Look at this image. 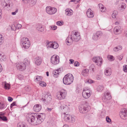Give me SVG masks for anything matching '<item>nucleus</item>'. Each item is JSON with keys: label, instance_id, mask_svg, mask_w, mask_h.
I'll return each mask as SVG.
<instances>
[{"label": "nucleus", "instance_id": "nucleus-3", "mask_svg": "<svg viewBox=\"0 0 127 127\" xmlns=\"http://www.w3.org/2000/svg\"><path fill=\"white\" fill-rule=\"evenodd\" d=\"M74 80L73 77L71 74H67L63 79V82L66 85H70L73 82Z\"/></svg>", "mask_w": 127, "mask_h": 127}, {"label": "nucleus", "instance_id": "nucleus-35", "mask_svg": "<svg viewBox=\"0 0 127 127\" xmlns=\"http://www.w3.org/2000/svg\"><path fill=\"white\" fill-rule=\"evenodd\" d=\"M53 42H50L48 43L47 44V46L48 48H53Z\"/></svg>", "mask_w": 127, "mask_h": 127}, {"label": "nucleus", "instance_id": "nucleus-19", "mask_svg": "<svg viewBox=\"0 0 127 127\" xmlns=\"http://www.w3.org/2000/svg\"><path fill=\"white\" fill-rule=\"evenodd\" d=\"M34 62L35 64L37 65H40L42 62V59L41 57H37L34 59Z\"/></svg>", "mask_w": 127, "mask_h": 127}, {"label": "nucleus", "instance_id": "nucleus-64", "mask_svg": "<svg viewBox=\"0 0 127 127\" xmlns=\"http://www.w3.org/2000/svg\"><path fill=\"white\" fill-rule=\"evenodd\" d=\"M52 108H47L46 109V110L50 112V111L52 110Z\"/></svg>", "mask_w": 127, "mask_h": 127}, {"label": "nucleus", "instance_id": "nucleus-32", "mask_svg": "<svg viewBox=\"0 0 127 127\" xmlns=\"http://www.w3.org/2000/svg\"><path fill=\"white\" fill-rule=\"evenodd\" d=\"M36 29L38 31L41 32L44 31V28L41 25L38 26L37 27Z\"/></svg>", "mask_w": 127, "mask_h": 127}, {"label": "nucleus", "instance_id": "nucleus-15", "mask_svg": "<svg viewBox=\"0 0 127 127\" xmlns=\"http://www.w3.org/2000/svg\"><path fill=\"white\" fill-rule=\"evenodd\" d=\"M16 67L18 70L23 71L26 69V65L23 63L18 64L16 65Z\"/></svg>", "mask_w": 127, "mask_h": 127}, {"label": "nucleus", "instance_id": "nucleus-41", "mask_svg": "<svg viewBox=\"0 0 127 127\" xmlns=\"http://www.w3.org/2000/svg\"><path fill=\"white\" fill-rule=\"evenodd\" d=\"M3 39L4 38L3 36L0 34V45L2 44Z\"/></svg>", "mask_w": 127, "mask_h": 127}, {"label": "nucleus", "instance_id": "nucleus-50", "mask_svg": "<svg viewBox=\"0 0 127 127\" xmlns=\"http://www.w3.org/2000/svg\"><path fill=\"white\" fill-rule=\"evenodd\" d=\"M106 121L107 123H110L111 121V120L110 119L108 116H107L106 117Z\"/></svg>", "mask_w": 127, "mask_h": 127}, {"label": "nucleus", "instance_id": "nucleus-12", "mask_svg": "<svg viewBox=\"0 0 127 127\" xmlns=\"http://www.w3.org/2000/svg\"><path fill=\"white\" fill-rule=\"evenodd\" d=\"M93 61L97 63L98 66H101L102 63V60L101 57L98 56H95L93 57Z\"/></svg>", "mask_w": 127, "mask_h": 127}, {"label": "nucleus", "instance_id": "nucleus-44", "mask_svg": "<svg viewBox=\"0 0 127 127\" xmlns=\"http://www.w3.org/2000/svg\"><path fill=\"white\" fill-rule=\"evenodd\" d=\"M95 65L94 64H92L90 66L89 69L91 70H92L94 71V69L95 68Z\"/></svg>", "mask_w": 127, "mask_h": 127}, {"label": "nucleus", "instance_id": "nucleus-47", "mask_svg": "<svg viewBox=\"0 0 127 127\" xmlns=\"http://www.w3.org/2000/svg\"><path fill=\"white\" fill-rule=\"evenodd\" d=\"M64 24V22L63 21H58L57 22V24L59 26H61Z\"/></svg>", "mask_w": 127, "mask_h": 127}, {"label": "nucleus", "instance_id": "nucleus-61", "mask_svg": "<svg viewBox=\"0 0 127 127\" xmlns=\"http://www.w3.org/2000/svg\"><path fill=\"white\" fill-rule=\"evenodd\" d=\"M70 61V62L69 63L70 64H73V62H74V60H73L71 59L69 60Z\"/></svg>", "mask_w": 127, "mask_h": 127}, {"label": "nucleus", "instance_id": "nucleus-9", "mask_svg": "<svg viewBox=\"0 0 127 127\" xmlns=\"http://www.w3.org/2000/svg\"><path fill=\"white\" fill-rule=\"evenodd\" d=\"M121 118L124 120H127V109L124 108L122 109L119 113Z\"/></svg>", "mask_w": 127, "mask_h": 127}, {"label": "nucleus", "instance_id": "nucleus-59", "mask_svg": "<svg viewBox=\"0 0 127 127\" xmlns=\"http://www.w3.org/2000/svg\"><path fill=\"white\" fill-rule=\"evenodd\" d=\"M93 81L91 79H89L87 81V82L89 83H93Z\"/></svg>", "mask_w": 127, "mask_h": 127}, {"label": "nucleus", "instance_id": "nucleus-2", "mask_svg": "<svg viewBox=\"0 0 127 127\" xmlns=\"http://www.w3.org/2000/svg\"><path fill=\"white\" fill-rule=\"evenodd\" d=\"M80 38L81 36L79 32H73L71 34L69 35L67 38L66 42L67 45H70L73 41H78Z\"/></svg>", "mask_w": 127, "mask_h": 127}, {"label": "nucleus", "instance_id": "nucleus-46", "mask_svg": "<svg viewBox=\"0 0 127 127\" xmlns=\"http://www.w3.org/2000/svg\"><path fill=\"white\" fill-rule=\"evenodd\" d=\"M116 11H113V13L112 15V17L114 18H115L116 17L117 15Z\"/></svg>", "mask_w": 127, "mask_h": 127}, {"label": "nucleus", "instance_id": "nucleus-16", "mask_svg": "<svg viewBox=\"0 0 127 127\" xmlns=\"http://www.w3.org/2000/svg\"><path fill=\"white\" fill-rule=\"evenodd\" d=\"M12 3L11 1L9 0H4L3 2V6L4 7L7 8V9H9L8 8L10 7V5Z\"/></svg>", "mask_w": 127, "mask_h": 127}, {"label": "nucleus", "instance_id": "nucleus-13", "mask_svg": "<svg viewBox=\"0 0 127 127\" xmlns=\"http://www.w3.org/2000/svg\"><path fill=\"white\" fill-rule=\"evenodd\" d=\"M111 96L109 91L106 92L103 94L102 99L104 101H106L107 100L111 99Z\"/></svg>", "mask_w": 127, "mask_h": 127}, {"label": "nucleus", "instance_id": "nucleus-7", "mask_svg": "<svg viewBox=\"0 0 127 127\" xmlns=\"http://www.w3.org/2000/svg\"><path fill=\"white\" fill-rule=\"evenodd\" d=\"M92 94L91 90L87 88H85L83 91L82 95L83 97L85 98H89Z\"/></svg>", "mask_w": 127, "mask_h": 127}, {"label": "nucleus", "instance_id": "nucleus-21", "mask_svg": "<svg viewBox=\"0 0 127 127\" xmlns=\"http://www.w3.org/2000/svg\"><path fill=\"white\" fill-rule=\"evenodd\" d=\"M69 106L70 105L69 104L68 105H65L64 106L62 105L60 106V108L62 110H64L65 111H68L69 110Z\"/></svg>", "mask_w": 127, "mask_h": 127}, {"label": "nucleus", "instance_id": "nucleus-25", "mask_svg": "<svg viewBox=\"0 0 127 127\" xmlns=\"http://www.w3.org/2000/svg\"><path fill=\"white\" fill-rule=\"evenodd\" d=\"M2 85L5 89L7 90H9L10 89V85L9 84L7 83L5 81L3 82Z\"/></svg>", "mask_w": 127, "mask_h": 127}, {"label": "nucleus", "instance_id": "nucleus-36", "mask_svg": "<svg viewBox=\"0 0 127 127\" xmlns=\"http://www.w3.org/2000/svg\"><path fill=\"white\" fill-rule=\"evenodd\" d=\"M39 85L42 87H45L46 85L45 82L42 81L39 82Z\"/></svg>", "mask_w": 127, "mask_h": 127}, {"label": "nucleus", "instance_id": "nucleus-4", "mask_svg": "<svg viewBox=\"0 0 127 127\" xmlns=\"http://www.w3.org/2000/svg\"><path fill=\"white\" fill-rule=\"evenodd\" d=\"M90 109V106L87 103L81 105L79 107V110L80 113L82 114L86 113Z\"/></svg>", "mask_w": 127, "mask_h": 127}, {"label": "nucleus", "instance_id": "nucleus-60", "mask_svg": "<svg viewBox=\"0 0 127 127\" xmlns=\"http://www.w3.org/2000/svg\"><path fill=\"white\" fill-rule=\"evenodd\" d=\"M101 76L99 75H97L96 76V78L97 80H99L101 79Z\"/></svg>", "mask_w": 127, "mask_h": 127}, {"label": "nucleus", "instance_id": "nucleus-49", "mask_svg": "<svg viewBox=\"0 0 127 127\" xmlns=\"http://www.w3.org/2000/svg\"><path fill=\"white\" fill-rule=\"evenodd\" d=\"M123 70L125 72H127V65L123 66Z\"/></svg>", "mask_w": 127, "mask_h": 127}, {"label": "nucleus", "instance_id": "nucleus-18", "mask_svg": "<svg viewBox=\"0 0 127 127\" xmlns=\"http://www.w3.org/2000/svg\"><path fill=\"white\" fill-rule=\"evenodd\" d=\"M42 106L39 104H36L33 107V109L34 111L38 112L41 109Z\"/></svg>", "mask_w": 127, "mask_h": 127}, {"label": "nucleus", "instance_id": "nucleus-23", "mask_svg": "<svg viewBox=\"0 0 127 127\" xmlns=\"http://www.w3.org/2000/svg\"><path fill=\"white\" fill-rule=\"evenodd\" d=\"M65 14L67 16H71L72 15L73 11L69 8H67L65 10Z\"/></svg>", "mask_w": 127, "mask_h": 127}, {"label": "nucleus", "instance_id": "nucleus-5", "mask_svg": "<svg viewBox=\"0 0 127 127\" xmlns=\"http://www.w3.org/2000/svg\"><path fill=\"white\" fill-rule=\"evenodd\" d=\"M63 118L64 120L66 122L70 123H73L75 122V119L70 115L64 113Z\"/></svg>", "mask_w": 127, "mask_h": 127}, {"label": "nucleus", "instance_id": "nucleus-27", "mask_svg": "<svg viewBox=\"0 0 127 127\" xmlns=\"http://www.w3.org/2000/svg\"><path fill=\"white\" fill-rule=\"evenodd\" d=\"M27 4L31 6L35 5L36 2V0H29Z\"/></svg>", "mask_w": 127, "mask_h": 127}, {"label": "nucleus", "instance_id": "nucleus-62", "mask_svg": "<svg viewBox=\"0 0 127 127\" xmlns=\"http://www.w3.org/2000/svg\"><path fill=\"white\" fill-rule=\"evenodd\" d=\"M22 0L23 2L27 4L28 2H29L28 1L29 0Z\"/></svg>", "mask_w": 127, "mask_h": 127}, {"label": "nucleus", "instance_id": "nucleus-57", "mask_svg": "<svg viewBox=\"0 0 127 127\" xmlns=\"http://www.w3.org/2000/svg\"><path fill=\"white\" fill-rule=\"evenodd\" d=\"M80 0H71V2H73L75 3H77Z\"/></svg>", "mask_w": 127, "mask_h": 127}, {"label": "nucleus", "instance_id": "nucleus-45", "mask_svg": "<svg viewBox=\"0 0 127 127\" xmlns=\"http://www.w3.org/2000/svg\"><path fill=\"white\" fill-rule=\"evenodd\" d=\"M0 119L4 121H6L7 120V118L4 116H0Z\"/></svg>", "mask_w": 127, "mask_h": 127}, {"label": "nucleus", "instance_id": "nucleus-55", "mask_svg": "<svg viewBox=\"0 0 127 127\" xmlns=\"http://www.w3.org/2000/svg\"><path fill=\"white\" fill-rule=\"evenodd\" d=\"M74 65L75 66H78L79 65V63L77 61H76L74 63Z\"/></svg>", "mask_w": 127, "mask_h": 127}, {"label": "nucleus", "instance_id": "nucleus-34", "mask_svg": "<svg viewBox=\"0 0 127 127\" xmlns=\"http://www.w3.org/2000/svg\"><path fill=\"white\" fill-rule=\"evenodd\" d=\"M98 5L99 8L102 10H101V12H103L105 11V8L102 4L100 3L98 4Z\"/></svg>", "mask_w": 127, "mask_h": 127}, {"label": "nucleus", "instance_id": "nucleus-48", "mask_svg": "<svg viewBox=\"0 0 127 127\" xmlns=\"http://www.w3.org/2000/svg\"><path fill=\"white\" fill-rule=\"evenodd\" d=\"M126 7V4L124 3H122V4L121 7V8H122V9H123V10L125 9Z\"/></svg>", "mask_w": 127, "mask_h": 127}, {"label": "nucleus", "instance_id": "nucleus-52", "mask_svg": "<svg viewBox=\"0 0 127 127\" xmlns=\"http://www.w3.org/2000/svg\"><path fill=\"white\" fill-rule=\"evenodd\" d=\"M50 27L51 29H52V30H56L57 28V26L55 25L53 26H50Z\"/></svg>", "mask_w": 127, "mask_h": 127}, {"label": "nucleus", "instance_id": "nucleus-20", "mask_svg": "<svg viewBox=\"0 0 127 127\" xmlns=\"http://www.w3.org/2000/svg\"><path fill=\"white\" fill-rule=\"evenodd\" d=\"M60 92L61 94V99H62L64 98L66 94V90L64 89H62L61 90Z\"/></svg>", "mask_w": 127, "mask_h": 127}, {"label": "nucleus", "instance_id": "nucleus-42", "mask_svg": "<svg viewBox=\"0 0 127 127\" xmlns=\"http://www.w3.org/2000/svg\"><path fill=\"white\" fill-rule=\"evenodd\" d=\"M107 58L109 60L111 61H112L114 60V58L112 56L108 55L107 56Z\"/></svg>", "mask_w": 127, "mask_h": 127}, {"label": "nucleus", "instance_id": "nucleus-17", "mask_svg": "<svg viewBox=\"0 0 127 127\" xmlns=\"http://www.w3.org/2000/svg\"><path fill=\"white\" fill-rule=\"evenodd\" d=\"M86 14L87 17L89 18H93L94 16L93 11L90 8H89L87 10Z\"/></svg>", "mask_w": 127, "mask_h": 127}, {"label": "nucleus", "instance_id": "nucleus-26", "mask_svg": "<svg viewBox=\"0 0 127 127\" xmlns=\"http://www.w3.org/2000/svg\"><path fill=\"white\" fill-rule=\"evenodd\" d=\"M89 71L87 69H83L82 72V75L84 77H86L88 76L89 73Z\"/></svg>", "mask_w": 127, "mask_h": 127}, {"label": "nucleus", "instance_id": "nucleus-38", "mask_svg": "<svg viewBox=\"0 0 127 127\" xmlns=\"http://www.w3.org/2000/svg\"><path fill=\"white\" fill-rule=\"evenodd\" d=\"M6 107V105L3 102H0V109H2L5 108Z\"/></svg>", "mask_w": 127, "mask_h": 127}, {"label": "nucleus", "instance_id": "nucleus-8", "mask_svg": "<svg viewBox=\"0 0 127 127\" xmlns=\"http://www.w3.org/2000/svg\"><path fill=\"white\" fill-rule=\"evenodd\" d=\"M57 11V9L56 8L51 6H47L46 8V12L50 15L55 14Z\"/></svg>", "mask_w": 127, "mask_h": 127}, {"label": "nucleus", "instance_id": "nucleus-28", "mask_svg": "<svg viewBox=\"0 0 127 127\" xmlns=\"http://www.w3.org/2000/svg\"><path fill=\"white\" fill-rule=\"evenodd\" d=\"M42 79V77L38 76H36L34 78L35 81L37 82L41 81Z\"/></svg>", "mask_w": 127, "mask_h": 127}, {"label": "nucleus", "instance_id": "nucleus-30", "mask_svg": "<svg viewBox=\"0 0 127 127\" xmlns=\"http://www.w3.org/2000/svg\"><path fill=\"white\" fill-rule=\"evenodd\" d=\"M122 48V46L121 45H119L114 47L113 49V50L115 52H117L121 50Z\"/></svg>", "mask_w": 127, "mask_h": 127}, {"label": "nucleus", "instance_id": "nucleus-53", "mask_svg": "<svg viewBox=\"0 0 127 127\" xmlns=\"http://www.w3.org/2000/svg\"><path fill=\"white\" fill-rule=\"evenodd\" d=\"M11 29L12 30L14 31H15L16 30V27L14 25H13L12 26Z\"/></svg>", "mask_w": 127, "mask_h": 127}, {"label": "nucleus", "instance_id": "nucleus-14", "mask_svg": "<svg viewBox=\"0 0 127 127\" xmlns=\"http://www.w3.org/2000/svg\"><path fill=\"white\" fill-rule=\"evenodd\" d=\"M51 96L50 94H47L44 97L41 98V100L44 102H49L51 100Z\"/></svg>", "mask_w": 127, "mask_h": 127}, {"label": "nucleus", "instance_id": "nucleus-24", "mask_svg": "<svg viewBox=\"0 0 127 127\" xmlns=\"http://www.w3.org/2000/svg\"><path fill=\"white\" fill-rule=\"evenodd\" d=\"M61 72V70L60 69H58L55 70L53 72L54 76L56 77H58L59 74Z\"/></svg>", "mask_w": 127, "mask_h": 127}, {"label": "nucleus", "instance_id": "nucleus-40", "mask_svg": "<svg viewBox=\"0 0 127 127\" xmlns=\"http://www.w3.org/2000/svg\"><path fill=\"white\" fill-rule=\"evenodd\" d=\"M5 57L4 55H2L1 54H0V61H4L5 58Z\"/></svg>", "mask_w": 127, "mask_h": 127}, {"label": "nucleus", "instance_id": "nucleus-6", "mask_svg": "<svg viewBox=\"0 0 127 127\" xmlns=\"http://www.w3.org/2000/svg\"><path fill=\"white\" fill-rule=\"evenodd\" d=\"M21 42L23 48L26 49L28 48L30 46V42L28 38L23 37L21 39Z\"/></svg>", "mask_w": 127, "mask_h": 127}, {"label": "nucleus", "instance_id": "nucleus-56", "mask_svg": "<svg viewBox=\"0 0 127 127\" xmlns=\"http://www.w3.org/2000/svg\"><path fill=\"white\" fill-rule=\"evenodd\" d=\"M16 105V102H14L11 104L10 107L11 108H12L13 106Z\"/></svg>", "mask_w": 127, "mask_h": 127}, {"label": "nucleus", "instance_id": "nucleus-1", "mask_svg": "<svg viewBox=\"0 0 127 127\" xmlns=\"http://www.w3.org/2000/svg\"><path fill=\"white\" fill-rule=\"evenodd\" d=\"M44 114L36 115V116L32 114H27L26 116L27 119L29 124L32 125H36L41 124L45 118Z\"/></svg>", "mask_w": 127, "mask_h": 127}, {"label": "nucleus", "instance_id": "nucleus-33", "mask_svg": "<svg viewBox=\"0 0 127 127\" xmlns=\"http://www.w3.org/2000/svg\"><path fill=\"white\" fill-rule=\"evenodd\" d=\"M17 127H27L26 124L20 122L18 123Z\"/></svg>", "mask_w": 127, "mask_h": 127}, {"label": "nucleus", "instance_id": "nucleus-29", "mask_svg": "<svg viewBox=\"0 0 127 127\" xmlns=\"http://www.w3.org/2000/svg\"><path fill=\"white\" fill-rule=\"evenodd\" d=\"M114 32L116 34L120 33V31L119 28L117 27H115L114 29Z\"/></svg>", "mask_w": 127, "mask_h": 127}, {"label": "nucleus", "instance_id": "nucleus-11", "mask_svg": "<svg viewBox=\"0 0 127 127\" xmlns=\"http://www.w3.org/2000/svg\"><path fill=\"white\" fill-rule=\"evenodd\" d=\"M51 62L54 65L58 64L59 62V57L57 55H53L51 57Z\"/></svg>", "mask_w": 127, "mask_h": 127}, {"label": "nucleus", "instance_id": "nucleus-10", "mask_svg": "<svg viewBox=\"0 0 127 127\" xmlns=\"http://www.w3.org/2000/svg\"><path fill=\"white\" fill-rule=\"evenodd\" d=\"M102 33L101 31H97L96 33L93 34L92 36V39L94 41H96L99 39Z\"/></svg>", "mask_w": 127, "mask_h": 127}, {"label": "nucleus", "instance_id": "nucleus-31", "mask_svg": "<svg viewBox=\"0 0 127 127\" xmlns=\"http://www.w3.org/2000/svg\"><path fill=\"white\" fill-rule=\"evenodd\" d=\"M24 64L26 65V67L29 65L30 64V62L29 60L28 59L25 58L24 59Z\"/></svg>", "mask_w": 127, "mask_h": 127}, {"label": "nucleus", "instance_id": "nucleus-51", "mask_svg": "<svg viewBox=\"0 0 127 127\" xmlns=\"http://www.w3.org/2000/svg\"><path fill=\"white\" fill-rule=\"evenodd\" d=\"M22 25L20 24H18L16 27V29H19L22 27Z\"/></svg>", "mask_w": 127, "mask_h": 127}, {"label": "nucleus", "instance_id": "nucleus-39", "mask_svg": "<svg viewBox=\"0 0 127 127\" xmlns=\"http://www.w3.org/2000/svg\"><path fill=\"white\" fill-rule=\"evenodd\" d=\"M53 47L52 48L56 49L58 47L59 45L56 42H54L53 43Z\"/></svg>", "mask_w": 127, "mask_h": 127}, {"label": "nucleus", "instance_id": "nucleus-37", "mask_svg": "<svg viewBox=\"0 0 127 127\" xmlns=\"http://www.w3.org/2000/svg\"><path fill=\"white\" fill-rule=\"evenodd\" d=\"M104 88L103 86L102 85L98 86L97 88V90L99 92H101L103 90Z\"/></svg>", "mask_w": 127, "mask_h": 127}, {"label": "nucleus", "instance_id": "nucleus-22", "mask_svg": "<svg viewBox=\"0 0 127 127\" xmlns=\"http://www.w3.org/2000/svg\"><path fill=\"white\" fill-rule=\"evenodd\" d=\"M112 71L111 68H107L105 69L104 71V74L107 76H110L112 73Z\"/></svg>", "mask_w": 127, "mask_h": 127}, {"label": "nucleus", "instance_id": "nucleus-43", "mask_svg": "<svg viewBox=\"0 0 127 127\" xmlns=\"http://www.w3.org/2000/svg\"><path fill=\"white\" fill-rule=\"evenodd\" d=\"M61 93H60V92H59L57 94V97L59 99H61Z\"/></svg>", "mask_w": 127, "mask_h": 127}, {"label": "nucleus", "instance_id": "nucleus-63", "mask_svg": "<svg viewBox=\"0 0 127 127\" xmlns=\"http://www.w3.org/2000/svg\"><path fill=\"white\" fill-rule=\"evenodd\" d=\"M123 57L122 56H120L118 58V59L120 61L121 60L122 58H123Z\"/></svg>", "mask_w": 127, "mask_h": 127}, {"label": "nucleus", "instance_id": "nucleus-54", "mask_svg": "<svg viewBox=\"0 0 127 127\" xmlns=\"http://www.w3.org/2000/svg\"><path fill=\"white\" fill-rule=\"evenodd\" d=\"M18 9H16L15 12H12L11 14L13 15H15L16 14V13L18 12Z\"/></svg>", "mask_w": 127, "mask_h": 127}, {"label": "nucleus", "instance_id": "nucleus-58", "mask_svg": "<svg viewBox=\"0 0 127 127\" xmlns=\"http://www.w3.org/2000/svg\"><path fill=\"white\" fill-rule=\"evenodd\" d=\"M8 100L9 102H11L13 100V98L11 97H8Z\"/></svg>", "mask_w": 127, "mask_h": 127}]
</instances>
